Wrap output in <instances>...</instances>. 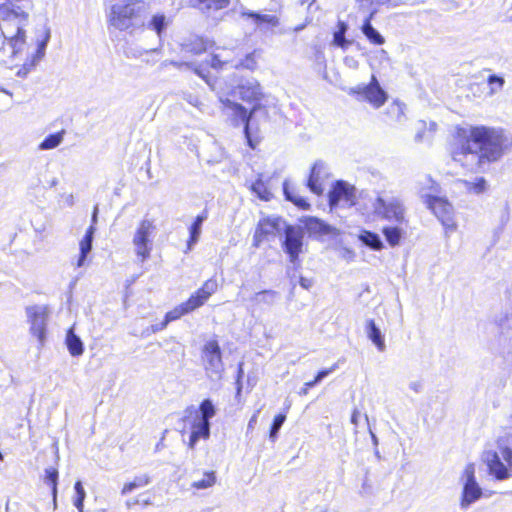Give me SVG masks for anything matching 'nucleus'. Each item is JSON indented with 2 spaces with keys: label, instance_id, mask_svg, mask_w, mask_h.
Segmentation results:
<instances>
[{
  "label": "nucleus",
  "instance_id": "obj_59",
  "mask_svg": "<svg viewBox=\"0 0 512 512\" xmlns=\"http://www.w3.org/2000/svg\"><path fill=\"white\" fill-rule=\"evenodd\" d=\"M298 279H299V283L301 285V288L303 289H306V288H309L312 284L309 282L308 279L302 277V276H298Z\"/></svg>",
  "mask_w": 512,
  "mask_h": 512
},
{
  "label": "nucleus",
  "instance_id": "obj_38",
  "mask_svg": "<svg viewBox=\"0 0 512 512\" xmlns=\"http://www.w3.org/2000/svg\"><path fill=\"white\" fill-rule=\"evenodd\" d=\"M184 47L188 52L193 54H200L207 49L204 39L197 36L190 38L184 43Z\"/></svg>",
  "mask_w": 512,
  "mask_h": 512
},
{
  "label": "nucleus",
  "instance_id": "obj_39",
  "mask_svg": "<svg viewBox=\"0 0 512 512\" xmlns=\"http://www.w3.org/2000/svg\"><path fill=\"white\" fill-rule=\"evenodd\" d=\"M216 483V473L215 471H206L203 474V478L200 480H195L192 483V487L198 490L207 489L213 486Z\"/></svg>",
  "mask_w": 512,
  "mask_h": 512
},
{
  "label": "nucleus",
  "instance_id": "obj_27",
  "mask_svg": "<svg viewBox=\"0 0 512 512\" xmlns=\"http://www.w3.org/2000/svg\"><path fill=\"white\" fill-rule=\"evenodd\" d=\"M95 231L96 228L93 225H90L89 228L86 230L83 239L80 241V254L77 261V266L79 267L84 265L87 256L92 250Z\"/></svg>",
  "mask_w": 512,
  "mask_h": 512
},
{
  "label": "nucleus",
  "instance_id": "obj_10",
  "mask_svg": "<svg viewBox=\"0 0 512 512\" xmlns=\"http://www.w3.org/2000/svg\"><path fill=\"white\" fill-rule=\"evenodd\" d=\"M154 230L155 225L153 220L143 219L135 231L133 245L135 246L136 256L141 262H144L150 257L152 250V240L150 237Z\"/></svg>",
  "mask_w": 512,
  "mask_h": 512
},
{
  "label": "nucleus",
  "instance_id": "obj_42",
  "mask_svg": "<svg viewBox=\"0 0 512 512\" xmlns=\"http://www.w3.org/2000/svg\"><path fill=\"white\" fill-rule=\"evenodd\" d=\"M286 420V415L283 413L277 414L270 426L269 439L274 442L278 438L279 431Z\"/></svg>",
  "mask_w": 512,
  "mask_h": 512
},
{
  "label": "nucleus",
  "instance_id": "obj_35",
  "mask_svg": "<svg viewBox=\"0 0 512 512\" xmlns=\"http://www.w3.org/2000/svg\"><path fill=\"white\" fill-rule=\"evenodd\" d=\"M64 131L56 132L49 134L44 138V140L39 144L40 150H51L56 148L63 141Z\"/></svg>",
  "mask_w": 512,
  "mask_h": 512
},
{
  "label": "nucleus",
  "instance_id": "obj_58",
  "mask_svg": "<svg viewBox=\"0 0 512 512\" xmlns=\"http://www.w3.org/2000/svg\"><path fill=\"white\" fill-rule=\"evenodd\" d=\"M258 413L259 411H257L256 413H254L252 415V417L250 418L249 422H248V429H253L254 426L256 425L257 423V418H258Z\"/></svg>",
  "mask_w": 512,
  "mask_h": 512
},
{
  "label": "nucleus",
  "instance_id": "obj_31",
  "mask_svg": "<svg viewBox=\"0 0 512 512\" xmlns=\"http://www.w3.org/2000/svg\"><path fill=\"white\" fill-rule=\"evenodd\" d=\"M347 30L348 25L343 21H339L337 24V30L333 34V45L342 49H347L352 44V42L345 37Z\"/></svg>",
  "mask_w": 512,
  "mask_h": 512
},
{
  "label": "nucleus",
  "instance_id": "obj_12",
  "mask_svg": "<svg viewBox=\"0 0 512 512\" xmlns=\"http://www.w3.org/2000/svg\"><path fill=\"white\" fill-rule=\"evenodd\" d=\"M463 479L464 482L460 506L463 510H466L481 498L483 492L475 478L474 464H468L466 466L463 473Z\"/></svg>",
  "mask_w": 512,
  "mask_h": 512
},
{
  "label": "nucleus",
  "instance_id": "obj_7",
  "mask_svg": "<svg viewBox=\"0 0 512 512\" xmlns=\"http://www.w3.org/2000/svg\"><path fill=\"white\" fill-rule=\"evenodd\" d=\"M421 197L427 207L441 222L446 233L456 230L457 225L453 217V207L446 199L430 194H422Z\"/></svg>",
  "mask_w": 512,
  "mask_h": 512
},
{
  "label": "nucleus",
  "instance_id": "obj_33",
  "mask_svg": "<svg viewBox=\"0 0 512 512\" xmlns=\"http://www.w3.org/2000/svg\"><path fill=\"white\" fill-rule=\"evenodd\" d=\"M150 482L151 478L148 474L136 476L131 482H128L123 486L121 494L127 495L137 488H141L148 485Z\"/></svg>",
  "mask_w": 512,
  "mask_h": 512
},
{
  "label": "nucleus",
  "instance_id": "obj_53",
  "mask_svg": "<svg viewBox=\"0 0 512 512\" xmlns=\"http://www.w3.org/2000/svg\"><path fill=\"white\" fill-rule=\"evenodd\" d=\"M419 125H420L419 130H418V132L415 135V141L416 142H421L423 140V138H424V130L426 128V122L423 121V120H420L419 121Z\"/></svg>",
  "mask_w": 512,
  "mask_h": 512
},
{
  "label": "nucleus",
  "instance_id": "obj_64",
  "mask_svg": "<svg viewBox=\"0 0 512 512\" xmlns=\"http://www.w3.org/2000/svg\"><path fill=\"white\" fill-rule=\"evenodd\" d=\"M140 501L138 499H131L126 501V506L128 508L132 507L133 505L139 504Z\"/></svg>",
  "mask_w": 512,
  "mask_h": 512
},
{
  "label": "nucleus",
  "instance_id": "obj_44",
  "mask_svg": "<svg viewBox=\"0 0 512 512\" xmlns=\"http://www.w3.org/2000/svg\"><path fill=\"white\" fill-rule=\"evenodd\" d=\"M50 40V29H45L44 38L38 42L36 52L32 55L36 60L40 61L45 56V51Z\"/></svg>",
  "mask_w": 512,
  "mask_h": 512
},
{
  "label": "nucleus",
  "instance_id": "obj_22",
  "mask_svg": "<svg viewBox=\"0 0 512 512\" xmlns=\"http://www.w3.org/2000/svg\"><path fill=\"white\" fill-rule=\"evenodd\" d=\"M376 14L375 10L373 12H369L368 16L363 20L360 29L371 44L380 46L385 43V38L371 23Z\"/></svg>",
  "mask_w": 512,
  "mask_h": 512
},
{
  "label": "nucleus",
  "instance_id": "obj_29",
  "mask_svg": "<svg viewBox=\"0 0 512 512\" xmlns=\"http://www.w3.org/2000/svg\"><path fill=\"white\" fill-rule=\"evenodd\" d=\"M383 236L386 242L391 246H398L405 235V230L401 225L385 226L382 229Z\"/></svg>",
  "mask_w": 512,
  "mask_h": 512
},
{
  "label": "nucleus",
  "instance_id": "obj_37",
  "mask_svg": "<svg viewBox=\"0 0 512 512\" xmlns=\"http://www.w3.org/2000/svg\"><path fill=\"white\" fill-rule=\"evenodd\" d=\"M58 470L54 467H48L45 469V477L44 482L51 487V494L54 498H56L58 493Z\"/></svg>",
  "mask_w": 512,
  "mask_h": 512
},
{
  "label": "nucleus",
  "instance_id": "obj_54",
  "mask_svg": "<svg viewBox=\"0 0 512 512\" xmlns=\"http://www.w3.org/2000/svg\"><path fill=\"white\" fill-rule=\"evenodd\" d=\"M169 323H166V320L165 318L163 319L162 322L160 323H155L153 325H151V331L153 333H156V332H159V331H162L164 330L167 326H168Z\"/></svg>",
  "mask_w": 512,
  "mask_h": 512
},
{
  "label": "nucleus",
  "instance_id": "obj_32",
  "mask_svg": "<svg viewBox=\"0 0 512 512\" xmlns=\"http://www.w3.org/2000/svg\"><path fill=\"white\" fill-rule=\"evenodd\" d=\"M283 193H284L285 199L292 202L298 208L304 209V210L309 209L310 204L308 203V201L304 197L295 195L290 190L288 180H285L283 182Z\"/></svg>",
  "mask_w": 512,
  "mask_h": 512
},
{
  "label": "nucleus",
  "instance_id": "obj_46",
  "mask_svg": "<svg viewBox=\"0 0 512 512\" xmlns=\"http://www.w3.org/2000/svg\"><path fill=\"white\" fill-rule=\"evenodd\" d=\"M466 187L469 191L475 194L483 193L487 188V181L484 177L476 178L474 182H466Z\"/></svg>",
  "mask_w": 512,
  "mask_h": 512
},
{
  "label": "nucleus",
  "instance_id": "obj_61",
  "mask_svg": "<svg viewBox=\"0 0 512 512\" xmlns=\"http://www.w3.org/2000/svg\"><path fill=\"white\" fill-rule=\"evenodd\" d=\"M97 219H98V206L96 205L94 207L92 217H91V225H93L94 227H95V224L97 223Z\"/></svg>",
  "mask_w": 512,
  "mask_h": 512
},
{
  "label": "nucleus",
  "instance_id": "obj_2",
  "mask_svg": "<svg viewBox=\"0 0 512 512\" xmlns=\"http://www.w3.org/2000/svg\"><path fill=\"white\" fill-rule=\"evenodd\" d=\"M31 8L30 0H7L0 4V32L7 41L0 52L8 51L12 59H16L25 49V26Z\"/></svg>",
  "mask_w": 512,
  "mask_h": 512
},
{
  "label": "nucleus",
  "instance_id": "obj_26",
  "mask_svg": "<svg viewBox=\"0 0 512 512\" xmlns=\"http://www.w3.org/2000/svg\"><path fill=\"white\" fill-rule=\"evenodd\" d=\"M208 218L207 210H204L201 214L197 215L191 226L189 227V239L187 241V248L191 250L193 246L199 241L202 225Z\"/></svg>",
  "mask_w": 512,
  "mask_h": 512
},
{
  "label": "nucleus",
  "instance_id": "obj_51",
  "mask_svg": "<svg viewBox=\"0 0 512 512\" xmlns=\"http://www.w3.org/2000/svg\"><path fill=\"white\" fill-rule=\"evenodd\" d=\"M274 291L273 290H259L255 294L256 301H265L267 298H273Z\"/></svg>",
  "mask_w": 512,
  "mask_h": 512
},
{
  "label": "nucleus",
  "instance_id": "obj_36",
  "mask_svg": "<svg viewBox=\"0 0 512 512\" xmlns=\"http://www.w3.org/2000/svg\"><path fill=\"white\" fill-rule=\"evenodd\" d=\"M169 20L164 14H156L154 15L148 23V27L154 30L159 37H161L162 33L166 30L169 25Z\"/></svg>",
  "mask_w": 512,
  "mask_h": 512
},
{
  "label": "nucleus",
  "instance_id": "obj_5",
  "mask_svg": "<svg viewBox=\"0 0 512 512\" xmlns=\"http://www.w3.org/2000/svg\"><path fill=\"white\" fill-rule=\"evenodd\" d=\"M373 213L380 219L398 225L407 223L405 206L402 197L386 193L378 195L372 203Z\"/></svg>",
  "mask_w": 512,
  "mask_h": 512
},
{
  "label": "nucleus",
  "instance_id": "obj_9",
  "mask_svg": "<svg viewBox=\"0 0 512 512\" xmlns=\"http://www.w3.org/2000/svg\"><path fill=\"white\" fill-rule=\"evenodd\" d=\"M26 315L30 323V333L37 338L40 346H43L46 341L48 307L44 305L28 306L26 307Z\"/></svg>",
  "mask_w": 512,
  "mask_h": 512
},
{
  "label": "nucleus",
  "instance_id": "obj_23",
  "mask_svg": "<svg viewBox=\"0 0 512 512\" xmlns=\"http://www.w3.org/2000/svg\"><path fill=\"white\" fill-rule=\"evenodd\" d=\"M229 4L230 0H189L190 7L195 8L206 15L224 9Z\"/></svg>",
  "mask_w": 512,
  "mask_h": 512
},
{
  "label": "nucleus",
  "instance_id": "obj_13",
  "mask_svg": "<svg viewBox=\"0 0 512 512\" xmlns=\"http://www.w3.org/2000/svg\"><path fill=\"white\" fill-rule=\"evenodd\" d=\"M282 239V247L288 254L290 262L295 263L302 251L304 232L301 226L286 224Z\"/></svg>",
  "mask_w": 512,
  "mask_h": 512
},
{
  "label": "nucleus",
  "instance_id": "obj_18",
  "mask_svg": "<svg viewBox=\"0 0 512 512\" xmlns=\"http://www.w3.org/2000/svg\"><path fill=\"white\" fill-rule=\"evenodd\" d=\"M217 409L210 398L204 399L196 408L194 405L188 406L184 410L183 420L194 418L201 421L211 422L216 415Z\"/></svg>",
  "mask_w": 512,
  "mask_h": 512
},
{
  "label": "nucleus",
  "instance_id": "obj_17",
  "mask_svg": "<svg viewBox=\"0 0 512 512\" xmlns=\"http://www.w3.org/2000/svg\"><path fill=\"white\" fill-rule=\"evenodd\" d=\"M304 228L309 233L310 236H313L317 239H329V240H337L340 236V230L334 226L329 225L323 220L316 217H308L304 221Z\"/></svg>",
  "mask_w": 512,
  "mask_h": 512
},
{
  "label": "nucleus",
  "instance_id": "obj_43",
  "mask_svg": "<svg viewBox=\"0 0 512 512\" xmlns=\"http://www.w3.org/2000/svg\"><path fill=\"white\" fill-rule=\"evenodd\" d=\"M363 242L374 250H379L383 247L380 236L374 232H365Z\"/></svg>",
  "mask_w": 512,
  "mask_h": 512
},
{
  "label": "nucleus",
  "instance_id": "obj_28",
  "mask_svg": "<svg viewBox=\"0 0 512 512\" xmlns=\"http://www.w3.org/2000/svg\"><path fill=\"white\" fill-rule=\"evenodd\" d=\"M65 344L73 357L81 356L84 352V344L72 327L67 330Z\"/></svg>",
  "mask_w": 512,
  "mask_h": 512
},
{
  "label": "nucleus",
  "instance_id": "obj_60",
  "mask_svg": "<svg viewBox=\"0 0 512 512\" xmlns=\"http://www.w3.org/2000/svg\"><path fill=\"white\" fill-rule=\"evenodd\" d=\"M368 429H369V434L371 436V440H372L373 446H374V448H376L379 445V439H378V437L376 436V434L372 431V429L370 427Z\"/></svg>",
  "mask_w": 512,
  "mask_h": 512
},
{
  "label": "nucleus",
  "instance_id": "obj_52",
  "mask_svg": "<svg viewBox=\"0 0 512 512\" xmlns=\"http://www.w3.org/2000/svg\"><path fill=\"white\" fill-rule=\"evenodd\" d=\"M38 63L39 61L32 56L31 59H27L21 67L27 68V71L30 73Z\"/></svg>",
  "mask_w": 512,
  "mask_h": 512
},
{
  "label": "nucleus",
  "instance_id": "obj_21",
  "mask_svg": "<svg viewBox=\"0 0 512 512\" xmlns=\"http://www.w3.org/2000/svg\"><path fill=\"white\" fill-rule=\"evenodd\" d=\"M236 94L247 102L258 101L262 95L260 84L255 79L246 80L238 85Z\"/></svg>",
  "mask_w": 512,
  "mask_h": 512
},
{
  "label": "nucleus",
  "instance_id": "obj_30",
  "mask_svg": "<svg viewBox=\"0 0 512 512\" xmlns=\"http://www.w3.org/2000/svg\"><path fill=\"white\" fill-rule=\"evenodd\" d=\"M251 192L262 201H270L273 194L268 188V184L263 180V175L258 174L257 179L250 184Z\"/></svg>",
  "mask_w": 512,
  "mask_h": 512
},
{
  "label": "nucleus",
  "instance_id": "obj_34",
  "mask_svg": "<svg viewBox=\"0 0 512 512\" xmlns=\"http://www.w3.org/2000/svg\"><path fill=\"white\" fill-rule=\"evenodd\" d=\"M406 105L399 101H394L387 108V114L390 115L394 121L403 123L406 121Z\"/></svg>",
  "mask_w": 512,
  "mask_h": 512
},
{
  "label": "nucleus",
  "instance_id": "obj_48",
  "mask_svg": "<svg viewBox=\"0 0 512 512\" xmlns=\"http://www.w3.org/2000/svg\"><path fill=\"white\" fill-rule=\"evenodd\" d=\"M209 63L212 68L217 69V70L223 69L225 66L231 67V64H233L231 61L222 60L220 55H218V54L211 55Z\"/></svg>",
  "mask_w": 512,
  "mask_h": 512
},
{
  "label": "nucleus",
  "instance_id": "obj_41",
  "mask_svg": "<svg viewBox=\"0 0 512 512\" xmlns=\"http://www.w3.org/2000/svg\"><path fill=\"white\" fill-rule=\"evenodd\" d=\"M338 368V364H333L330 368H324L318 371L316 376L312 381L306 382L304 384L305 388L309 390L314 386L318 385L321 381H323L326 377H328L331 373H333Z\"/></svg>",
  "mask_w": 512,
  "mask_h": 512
},
{
  "label": "nucleus",
  "instance_id": "obj_49",
  "mask_svg": "<svg viewBox=\"0 0 512 512\" xmlns=\"http://www.w3.org/2000/svg\"><path fill=\"white\" fill-rule=\"evenodd\" d=\"M244 375V371H243V363L240 362L238 364V369H237V377H236V397L240 396L241 394V391H242V382H241V379Z\"/></svg>",
  "mask_w": 512,
  "mask_h": 512
},
{
  "label": "nucleus",
  "instance_id": "obj_55",
  "mask_svg": "<svg viewBox=\"0 0 512 512\" xmlns=\"http://www.w3.org/2000/svg\"><path fill=\"white\" fill-rule=\"evenodd\" d=\"M73 504L77 508L79 512H83L84 509V499L74 498Z\"/></svg>",
  "mask_w": 512,
  "mask_h": 512
},
{
  "label": "nucleus",
  "instance_id": "obj_47",
  "mask_svg": "<svg viewBox=\"0 0 512 512\" xmlns=\"http://www.w3.org/2000/svg\"><path fill=\"white\" fill-rule=\"evenodd\" d=\"M257 63L254 57V53L247 54L246 57L237 63L231 64V68H245L249 70L255 69Z\"/></svg>",
  "mask_w": 512,
  "mask_h": 512
},
{
  "label": "nucleus",
  "instance_id": "obj_20",
  "mask_svg": "<svg viewBox=\"0 0 512 512\" xmlns=\"http://www.w3.org/2000/svg\"><path fill=\"white\" fill-rule=\"evenodd\" d=\"M190 424V436L188 447L194 449L199 440H208L211 435V422L201 421L194 418L186 420Z\"/></svg>",
  "mask_w": 512,
  "mask_h": 512
},
{
  "label": "nucleus",
  "instance_id": "obj_45",
  "mask_svg": "<svg viewBox=\"0 0 512 512\" xmlns=\"http://www.w3.org/2000/svg\"><path fill=\"white\" fill-rule=\"evenodd\" d=\"M487 83L490 86V93L494 94L503 88L505 79L500 75L491 74L487 78Z\"/></svg>",
  "mask_w": 512,
  "mask_h": 512
},
{
  "label": "nucleus",
  "instance_id": "obj_8",
  "mask_svg": "<svg viewBox=\"0 0 512 512\" xmlns=\"http://www.w3.org/2000/svg\"><path fill=\"white\" fill-rule=\"evenodd\" d=\"M349 94L357 95L359 99L367 101L376 109L382 107L388 99L387 92L381 87L374 74L368 84H359L351 88Z\"/></svg>",
  "mask_w": 512,
  "mask_h": 512
},
{
  "label": "nucleus",
  "instance_id": "obj_15",
  "mask_svg": "<svg viewBox=\"0 0 512 512\" xmlns=\"http://www.w3.org/2000/svg\"><path fill=\"white\" fill-rule=\"evenodd\" d=\"M356 200V189L346 181L337 180L328 193L331 208L337 206H353Z\"/></svg>",
  "mask_w": 512,
  "mask_h": 512
},
{
  "label": "nucleus",
  "instance_id": "obj_56",
  "mask_svg": "<svg viewBox=\"0 0 512 512\" xmlns=\"http://www.w3.org/2000/svg\"><path fill=\"white\" fill-rule=\"evenodd\" d=\"M409 388L415 391L416 393H419L422 390V384L419 381H414L409 384Z\"/></svg>",
  "mask_w": 512,
  "mask_h": 512
},
{
  "label": "nucleus",
  "instance_id": "obj_19",
  "mask_svg": "<svg viewBox=\"0 0 512 512\" xmlns=\"http://www.w3.org/2000/svg\"><path fill=\"white\" fill-rule=\"evenodd\" d=\"M240 15L243 18L251 19L256 28L261 31H267L279 25V19L276 15L263 14L242 8Z\"/></svg>",
  "mask_w": 512,
  "mask_h": 512
},
{
  "label": "nucleus",
  "instance_id": "obj_63",
  "mask_svg": "<svg viewBox=\"0 0 512 512\" xmlns=\"http://www.w3.org/2000/svg\"><path fill=\"white\" fill-rule=\"evenodd\" d=\"M371 486L368 484L367 480H365L362 484V491L361 493H369Z\"/></svg>",
  "mask_w": 512,
  "mask_h": 512
},
{
  "label": "nucleus",
  "instance_id": "obj_62",
  "mask_svg": "<svg viewBox=\"0 0 512 512\" xmlns=\"http://www.w3.org/2000/svg\"><path fill=\"white\" fill-rule=\"evenodd\" d=\"M29 72L27 71V68L20 67L18 71L16 72V75L21 78H26Z\"/></svg>",
  "mask_w": 512,
  "mask_h": 512
},
{
  "label": "nucleus",
  "instance_id": "obj_25",
  "mask_svg": "<svg viewBox=\"0 0 512 512\" xmlns=\"http://www.w3.org/2000/svg\"><path fill=\"white\" fill-rule=\"evenodd\" d=\"M365 332L368 339L376 346V348L383 352L386 349L385 337L381 329L376 325L373 319H368L365 324Z\"/></svg>",
  "mask_w": 512,
  "mask_h": 512
},
{
  "label": "nucleus",
  "instance_id": "obj_16",
  "mask_svg": "<svg viewBox=\"0 0 512 512\" xmlns=\"http://www.w3.org/2000/svg\"><path fill=\"white\" fill-rule=\"evenodd\" d=\"M286 224L281 217L267 216L261 219L253 236L254 246L259 247L260 243L268 236H275L281 232Z\"/></svg>",
  "mask_w": 512,
  "mask_h": 512
},
{
  "label": "nucleus",
  "instance_id": "obj_1",
  "mask_svg": "<svg viewBox=\"0 0 512 512\" xmlns=\"http://www.w3.org/2000/svg\"><path fill=\"white\" fill-rule=\"evenodd\" d=\"M512 148V139L502 128L472 126L469 135L453 152L456 162L469 170L496 162Z\"/></svg>",
  "mask_w": 512,
  "mask_h": 512
},
{
  "label": "nucleus",
  "instance_id": "obj_11",
  "mask_svg": "<svg viewBox=\"0 0 512 512\" xmlns=\"http://www.w3.org/2000/svg\"><path fill=\"white\" fill-rule=\"evenodd\" d=\"M203 360L207 376L213 380H220L224 371L221 349L216 340L208 341L203 347Z\"/></svg>",
  "mask_w": 512,
  "mask_h": 512
},
{
  "label": "nucleus",
  "instance_id": "obj_14",
  "mask_svg": "<svg viewBox=\"0 0 512 512\" xmlns=\"http://www.w3.org/2000/svg\"><path fill=\"white\" fill-rule=\"evenodd\" d=\"M211 296L208 290H197L191 297L184 303L173 308L165 314L166 323H171L178 320L183 315L188 314L198 307L202 306Z\"/></svg>",
  "mask_w": 512,
  "mask_h": 512
},
{
  "label": "nucleus",
  "instance_id": "obj_4",
  "mask_svg": "<svg viewBox=\"0 0 512 512\" xmlns=\"http://www.w3.org/2000/svg\"><path fill=\"white\" fill-rule=\"evenodd\" d=\"M235 114L241 119L244 124V135L248 146L255 149L260 141L259 126L261 123L268 122L269 114L265 106L261 104H254L250 112L239 104L232 103Z\"/></svg>",
  "mask_w": 512,
  "mask_h": 512
},
{
  "label": "nucleus",
  "instance_id": "obj_24",
  "mask_svg": "<svg viewBox=\"0 0 512 512\" xmlns=\"http://www.w3.org/2000/svg\"><path fill=\"white\" fill-rule=\"evenodd\" d=\"M325 165L321 161H316L311 167L310 174L307 180V187L316 195L323 193V187L320 183L322 173H324Z\"/></svg>",
  "mask_w": 512,
  "mask_h": 512
},
{
  "label": "nucleus",
  "instance_id": "obj_40",
  "mask_svg": "<svg viewBox=\"0 0 512 512\" xmlns=\"http://www.w3.org/2000/svg\"><path fill=\"white\" fill-rule=\"evenodd\" d=\"M338 368V364H333L330 368H324L318 371L316 376L312 381L306 382L304 384L305 388L309 390L314 386L318 385L321 381H323L326 377H328L331 373H333Z\"/></svg>",
  "mask_w": 512,
  "mask_h": 512
},
{
  "label": "nucleus",
  "instance_id": "obj_50",
  "mask_svg": "<svg viewBox=\"0 0 512 512\" xmlns=\"http://www.w3.org/2000/svg\"><path fill=\"white\" fill-rule=\"evenodd\" d=\"M74 490H75V497L74 498H79V499H84L85 500L86 492H85V489H84V487L82 485V482L80 480L75 482Z\"/></svg>",
  "mask_w": 512,
  "mask_h": 512
},
{
  "label": "nucleus",
  "instance_id": "obj_57",
  "mask_svg": "<svg viewBox=\"0 0 512 512\" xmlns=\"http://www.w3.org/2000/svg\"><path fill=\"white\" fill-rule=\"evenodd\" d=\"M359 416L360 412L357 409H354L351 415V423L354 424L355 426L358 425Z\"/></svg>",
  "mask_w": 512,
  "mask_h": 512
},
{
  "label": "nucleus",
  "instance_id": "obj_6",
  "mask_svg": "<svg viewBox=\"0 0 512 512\" xmlns=\"http://www.w3.org/2000/svg\"><path fill=\"white\" fill-rule=\"evenodd\" d=\"M144 9L142 0H129L112 5L109 13L110 25L118 30H126L132 26L134 18Z\"/></svg>",
  "mask_w": 512,
  "mask_h": 512
},
{
  "label": "nucleus",
  "instance_id": "obj_3",
  "mask_svg": "<svg viewBox=\"0 0 512 512\" xmlns=\"http://www.w3.org/2000/svg\"><path fill=\"white\" fill-rule=\"evenodd\" d=\"M498 452L488 451L484 454L489 474L497 480L512 477V434L505 433L497 440Z\"/></svg>",
  "mask_w": 512,
  "mask_h": 512
}]
</instances>
